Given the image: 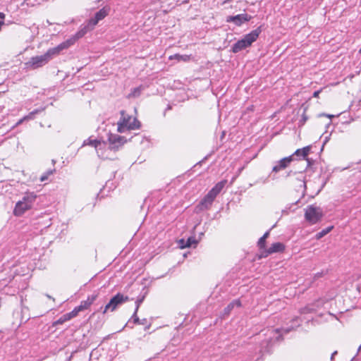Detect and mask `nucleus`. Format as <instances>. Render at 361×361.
Returning a JSON list of instances; mask_svg holds the SVG:
<instances>
[{"mask_svg": "<svg viewBox=\"0 0 361 361\" xmlns=\"http://www.w3.org/2000/svg\"><path fill=\"white\" fill-rule=\"evenodd\" d=\"M61 51L63 50L59 45L49 49L44 54L30 58L27 62L25 63V66L27 68L30 69L41 68L48 63L54 56L59 55Z\"/></svg>", "mask_w": 361, "mask_h": 361, "instance_id": "1", "label": "nucleus"}, {"mask_svg": "<svg viewBox=\"0 0 361 361\" xmlns=\"http://www.w3.org/2000/svg\"><path fill=\"white\" fill-rule=\"evenodd\" d=\"M262 32L261 26L255 30L251 31L250 33L245 35L243 38L236 42L232 46V51L238 53L252 45V44L257 40L259 34Z\"/></svg>", "mask_w": 361, "mask_h": 361, "instance_id": "2", "label": "nucleus"}, {"mask_svg": "<svg viewBox=\"0 0 361 361\" xmlns=\"http://www.w3.org/2000/svg\"><path fill=\"white\" fill-rule=\"evenodd\" d=\"M37 195L34 192H27L24 195L22 200L18 201L13 210L15 216H21L27 210L32 208Z\"/></svg>", "mask_w": 361, "mask_h": 361, "instance_id": "3", "label": "nucleus"}, {"mask_svg": "<svg viewBox=\"0 0 361 361\" xmlns=\"http://www.w3.org/2000/svg\"><path fill=\"white\" fill-rule=\"evenodd\" d=\"M121 117L118 122V131L121 133L127 130H135L140 128V122L136 118L126 116L125 111H121Z\"/></svg>", "mask_w": 361, "mask_h": 361, "instance_id": "4", "label": "nucleus"}, {"mask_svg": "<svg viewBox=\"0 0 361 361\" xmlns=\"http://www.w3.org/2000/svg\"><path fill=\"white\" fill-rule=\"evenodd\" d=\"M93 28L94 27L90 26V23L89 22L86 25H81L79 30L73 36H72L65 42L59 44V47H61L62 50L68 49L69 47L73 45L78 39L82 38L89 31L93 30Z\"/></svg>", "mask_w": 361, "mask_h": 361, "instance_id": "5", "label": "nucleus"}, {"mask_svg": "<svg viewBox=\"0 0 361 361\" xmlns=\"http://www.w3.org/2000/svg\"><path fill=\"white\" fill-rule=\"evenodd\" d=\"M128 300L129 298L128 296H125L121 293H117L104 307H100V311L103 314L106 313L108 311L114 312L119 305Z\"/></svg>", "mask_w": 361, "mask_h": 361, "instance_id": "6", "label": "nucleus"}, {"mask_svg": "<svg viewBox=\"0 0 361 361\" xmlns=\"http://www.w3.org/2000/svg\"><path fill=\"white\" fill-rule=\"evenodd\" d=\"M322 215V210L320 207L310 205L305 209V219L311 224H316L320 221Z\"/></svg>", "mask_w": 361, "mask_h": 361, "instance_id": "7", "label": "nucleus"}, {"mask_svg": "<svg viewBox=\"0 0 361 361\" xmlns=\"http://www.w3.org/2000/svg\"><path fill=\"white\" fill-rule=\"evenodd\" d=\"M108 141L110 149L117 150L127 142V140L125 137L118 134L109 133L108 136Z\"/></svg>", "mask_w": 361, "mask_h": 361, "instance_id": "8", "label": "nucleus"}, {"mask_svg": "<svg viewBox=\"0 0 361 361\" xmlns=\"http://www.w3.org/2000/svg\"><path fill=\"white\" fill-rule=\"evenodd\" d=\"M252 16L247 13H241L234 16H228L226 22L233 23L237 26H240L243 23L250 20Z\"/></svg>", "mask_w": 361, "mask_h": 361, "instance_id": "9", "label": "nucleus"}, {"mask_svg": "<svg viewBox=\"0 0 361 361\" xmlns=\"http://www.w3.org/2000/svg\"><path fill=\"white\" fill-rule=\"evenodd\" d=\"M293 155H290L286 157L281 159L273 167L272 171L277 173L281 170L285 169L287 168L290 164L293 161Z\"/></svg>", "mask_w": 361, "mask_h": 361, "instance_id": "10", "label": "nucleus"}, {"mask_svg": "<svg viewBox=\"0 0 361 361\" xmlns=\"http://www.w3.org/2000/svg\"><path fill=\"white\" fill-rule=\"evenodd\" d=\"M215 198L216 197H214L211 193L208 192L207 195H205V197L201 200L200 204L197 206V209L199 211H203L209 209Z\"/></svg>", "mask_w": 361, "mask_h": 361, "instance_id": "11", "label": "nucleus"}, {"mask_svg": "<svg viewBox=\"0 0 361 361\" xmlns=\"http://www.w3.org/2000/svg\"><path fill=\"white\" fill-rule=\"evenodd\" d=\"M108 11L109 9L106 8H102L99 11H97L94 18H92L89 20V23H90V26H94L99 23V21L104 19L107 15H108Z\"/></svg>", "mask_w": 361, "mask_h": 361, "instance_id": "12", "label": "nucleus"}, {"mask_svg": "<svg viewBox=\"0 0 361 361\" xmlns=\"http://www.w3.org/2000/svg\"><path fill=\"white\" fill-rule=\"evenodd\" d=\"M285 250V245L280 242L273 243L268 250H265L264 257H267L269 255L276 252H281Z\"/></svg>", "mask_w": 361, "mask_h": 361, "instance_id": "13", "label": "nucleus"}, {"mask_svg": "<svg viewBox=\"0 0 361 361\" xmlns=\"http://www.w3.org/2000/svg\"><path fill=\"white\" fill-rule=\"evenodd\" d=\"M97 298V294L89 295L87 300H82L80 302V305L78 306V309L80 310V312L87 310L90 307V305L96 300Z\"/></svg>", "mask_w": 361, "mask_h": 361, "instance_id": "14", "label": "nucleus"}, {"mask_svg": "<svg viewBox=\"0 0 361 361\" xmlns=\"http://www.w3.org/2000/svg\"><path fill=\"white\" fill-rule=\"evenodd\" d=\"M310 146H307L302 149H298L292 155H293V157H302L303 159H306L307 161V166H310L311 164L310 160L309 159H307L306 157L310 153Z\"/></svg>", "mask_w": 361, "mask_h": 361, "instance_id": "15", "label": "nucleus"}, {"mask_svg": "<svg viewBox=\"0 0 361 361\" xmlns=\"http://www.w3.org/2000/svg\"><path fill=\"white\" fill-rule=\"evenodd\" d=\"M226 183V180H221L216 183L214 188H212L209 190V193H211L214 197H216L220 192L222 190V189L224 188L225 185Z\"/></svg>", "mask_w": 361, "mask_h": 361, "instance_id": "16", "label": "nucleus"}, {"mask_svg": "<svg viewBox=\"0 0 361 361\" xmlns=\"http://www.w3.org/2000/svg\"><path fill=\"white\" fill-rule=\"evenodd\" d=\"M241 306V302L240 300H234L231 302H230L224 310V315H228L231 310L235 307H240Z\"/></svg>", "mask_w": 361, "mask_h": 361, "instance_id": "17", "label": "nucleus"}, {"mask_svg": "<svg viewBox=\"0 0 361 361\" xmlns=\"http://www.w3.org/2000/svg\"><path fill=\"white\" fill-rule=\"evenodd\" d=\"M273 337H269L267 341H263L261 343V348H260V353H269V345L273 342Z\"/></svg>", "mask_w": 361, "mask_h": 361, "instance_id": "18", "label": "nucleus"}, {"mask_svg": "<svg viewBox=\"0 0 361 361\" xmlns=\"http://www.w3.org/2000/svg\"><path fill=\"white\" fill-rule=\"evenodd\" d=\"M101 145V141L97 139H92L91 137H89L88 139L85 140L83 142V146L84 145H90L92 147H94L95 149L97 148L99 145Z\"/></svg>", "mask_w": 361, "mask_h": 361, "instance_id": "19", "label": "nucleus"}, {"mask_svg": "<svg viewBox=\"0 0 361 361\" xmlns=\"http://www.w3.org/2000/svg\"><path fill=\"white\" fill-rule=\"evenodd\" d=\"M170 59H176L178 61H187L190 59V56L188 55L175 54L173 56H171Z\"/></svg>", "mask_w": 361, "mask_h": 361, "instance_id": "20", "label": "nucleus"}, {"mask_svg": "<svg viewBox=\"0 0 361 361\" xmlns=\"http://www.w3.org/2000/svg\"><path fill=\"white\" fill-rule=\"evenodd\" d=\"M43 110H44V109H35V110L31 111L27 116H25L24 119H26V120L32 119V118H34V117L36 114H39V112L42 111Z\"/></svg>", "mask_w": 361, "mask_h": 361, "instance_id": "21", "label": "nucleus"}, {"mask_svg": "<svg viewBox=\"0 0 361 361\" xmlns=\"http://www.w3.org/2000/svg\"><path fill=\"white\" fill-rule=\"evenodd\" d=\"M80 310L78 309V307H75L71 312L66 313L68 314V319H71L72 318L76 317Z\"/></svg>", "mask_w": 361, "mask_h": 361, "instance_id": "22", "label": "nucleus"}, {"mask_svg": "<svg viewBox=\"0 0 361 361\" xmlns=\"http://www.w3.org/2000/svg\"><path fill=\"white\" fill-rule=\"evenodd\" d=\"M54 171V170H51V169L47 171L44 173H43L41 176V177L39 178L40 181L44 182L45 180H47L48 179L49 176L50 175L53 174Z\"/></svg>", "mask_w": 361, "mask_h": 361, "instance_id": "23", "label": "nucleus"}, {"mask_svg": "<svg viewBox=\"0 0 361 361\" xmlns=\"http://www.w3.org/2000/svg\"><path fill=\"white\" fill-rule=\"evenodd\" d=\"M332 229V226L328 227L326 229L322 230L317 234V238L319 239L326 235Z\"/></svg>", "mask_w": 361, "mask_h": 361, "instance_id": "24", "label": "nucleus"}, {"mask_svg": "<svg viewBox=\"0 0 361 361\" xmlns=\"http://www.w3.org/2000/svg\"><path fill=\"white\" fill-rule=\"evenodd\" d=\"M197 243V241L195 240V238L190 237L188 238L187 240H185V245L186 247H190L192 245H196Z\"/></svg>", "mask_w": 361, "mask_h": 361, "instance_id": "25", "label": "nucleus"}, {"mask_svg": "<svg viewBox=\"0 0 361 361\" xmlns=\"http://www.w3.org/2000/svg\"><path fill=\"white\" fill-rule=\"evenodd\" d=\"M67 316H68L67 314H65L62 315L55 323L56 324H62L65 322H67V321L70 320V319H68Z\"/></svg>", "mask_w": 361, "mask_h": 361, "instance_id": "26", "label": "nucleus"}, {"mask_svg": "<svg viewBox=\"0 0 361 361\" xmlns=\"http://www.w3.org/2000/svg\"><path fill=\"white\" fill-rule=\"evenodd\" d=\"M265 243H266V239H264V238L261 237L258 242H257V245H258V247H259V249H264L265 247Z\"/></svg>", "mask_w": 361, "mask_h": 361, "instance_id": "27", "label": "nucleus"}, {"mask_svg": "<svg viewBox=\"0 0 361 361\" xmlns=\"http://www.w3.org/2000/svg\"><path fill=\"white\" fill-rule=\"evenodd\" d=\"M144 299H145V295H143L142 298H137V300L135 301V310H136V311H138L140 305L143 302Z\"/></svg>", "mask_w": 361, "mask_h": 361, "instance_id": "28", "label": "nucleus"}, {"mask_svg": "<svg viewBox=\"0 0 361 361\" xmlns=\"http://www.w3.org/2000/svg\"><path fill=\"white\" fill-rule=\"evenodd\" d=\"M137 311H136V310H135V312H134L131 319H133V322L135 324H140V319L137 316Z\"/></svg>", "mask_w": 361, "mask_h": 361, "instance_id": "29", "label": "nucleus"}, {"mask_svg": "<svg viewBox=\"0 0 361 361\" xmlns=\"http://www.w3.org/2000/svg\"><path fill=\"white\" fill-rule=\"evenodd\" d=\"M271 333H274L275 334H277V336L274 338L276 341H279L280 339V338L281 337V334H279V329L271 330Z\"/></svg>", "mask_w": 361, "mask_h": 361, "instance_id": "30", "label": "nucleus"}, {"mask_svg": "<svg viewBox=\"0 0 361 361\" xmlns=\"http://www.w3.org/2000/svg\"><path fill=\"white\" fill-rule=\"evenodd\" d=\"M178 245H179V247H180V248H182V249H183V248H185V247H186V246H185V240L184 239H180V240H179V242H178Z\"/></svg>", "mask_w": 361, "mask_h": 361, "instance_id": "31", "label": "nucleus"}, {"mask_svg": "<svg viewBox=\"0 0 361 361\" xmlns=\"http://www.w3.org/2000/svg\"><path fill=\"white\" fill-rule=\"evenodd\" d=\"M140 93V89L139 87L135 88L133 92V94L134 97H137Z\"/></svg>", "mask_w": 361, "mask_h": 361, "instance_id": "32", "label": "nucleus"}, {"mask_svg": "<svg viewBox=\"0 0 361 361\" xmlns=\"http://www.w3.org/2000/svg\"><path fill=\"white\" fill-rule=\"evenodd\" d=\"M307 119V116L305 114H303L302 119L300 121V125H304L305 123L306 122Z\"/></svg>", "mask_w": 361, "mask_h": 361, "instance_id": "33", "label": "nucleus"}, {"mask_svg": "<svg viewBox=\"0 0 361 361\" xmlns=\"http://www.w3.org/2000/svg\"><path fill=\"white\" fill-rule=\"evenodd\" d=\"M293 327L291 328H282L281 331L284 334H288L292 330Z\"/></svg>", "mask_w": 361, "mask_h": 361, "instance_id": "34", "label": "nucleus"}, {"mask_svg": "<svg viewBox=\"0 0 361 361\" xmlns=\"http://www.w3.org/2000/svg\"><path fill=\"white\" fill-rule=\"evenodd\" d=\"M322 92V90H317L315 91L314 93H313V97H319V94H320V92Z\"/></svg>", "mask_w": 361, "mask_h": 361, "instance_id": "35", "label": "nucleus"}, {"mask_svg": "<svg viewBox=\"0 0 361 361\" xmlns=\"http://www.w3.org/2000/svg\"><path fill=\"white\" fill-rule=\"evenodd\" d=\"M309 312H310V310H309V308H307V307H305V308L301 310V313H302V314H305V313H307Z\"/></svg>", "mask_w": 361, "mask_h": 361, "instance_id": "36", "label": "nucleus"}, {"mask_svg": "<svg viewBox=\"0 0 361 361\" xmlns=\"http://www.w3.org/2000/svg\"><path fill=\"white\" fill-rule=\"evenodd\" d=\"M269 235V231H267L262 237L267 239Z\"/></svg>", "mask_w": 361, "mask_h": 361, "instance_id": "37", "label": "nucleus"}, {"mask_svg": "<svg viewBox=\"0 0 361 361\" xmlns=\"http://www.w3.org/2000/svg\"><path fill=\"white\" fill-rule=\"evenodd\" d=\"M337 354V351H334L332 354H331V360H333L334 357H335V355Z\"/></svg>", "mask_w": 361, "mask_h": 361, "instance_id": "38", "label": "nucleus"}, {"mask_svg": "<svg viewBox=\"0 0 361 361\" xmlns=\"http://www.w3.org/2000/svg\"><path fill=\"white\" fill-rule=\"evenodd\" d=\"M324 115L327 116V117H329V118H330L334 116V115H329V114H324Z\"/></svg>", "mask_w": 361, "mask_h": 361, "instance_id": "39", "label": "nucleus"}, {"mask_svg": "<svg viewBox=\"0 0 361 361\" xmlns=\"http://www.w3.org/2000/svg\"><path fill=\"white\" fill-rule=\"evenodd\" d=\"M145 322H146V319H143L142 322L140 321V324H145Z\"/></svg>", "mask_w": 361, "mask_h": 361, "instance_id": "40", "label": "nucleus"}, {"mask_svg": "<svg viewBox=\"0 0 361 361\" xmlns=\"http://www.w3.org/2000/svg\"><path fill=\"white\" fill-rule=\"evenodd\" d=\"M231 1H232V0H225V1H224V3H225V4H226V3H229V2H231Z\"/></svg>", "mask_w": 361, "mask_h": 361, "instance_id": "41", "label": "nucleus"}, {"mask_svg": "<svg viewBox=\"0 0 361 361\" xmlns=\"http://www.w3.org/2000/svg\"><path fill=\"white\" fill-rule=\"evenodd\" d=\"M243 167H242V168L239 169V170H238V173H240L243 171Z\"/></svg>", "mask_w": 361, "mask_h": 361, "instance_id": "42", "label": "nucleus"}, {"mask_svg": "<svg viewBox=\"0 0 361 361\" xmlns=\"http://www.w3.org/2000/svg\"><path fill=\"white\" fill-rule=\"evenodd\" d=\"M47 23L49 24V25H51V23H50V21L49 20H47Z\"/></svg>", "mask_w": 361, "mask_h": 361, "instance_id": "43", "label": "nucleus"}, {"mask_svg": "<svg viewBox=\"0 0 361 361\" xmlns=\"http://www.w3.org/2000/svg\"><path fill=\"white\" fill-rule=\"evenodd\" d=\"M303 185H304V187H305V186H306V185H305V182H303Z\"/></svg>", "mask_w": 361, "mask_h": 361, "instance_id": "44", "label": "nucleus"}, {"mask_svg": "<svg viewBox=\"0 0 361 361\" xmlns=\"http://www.w3.org/2000/svg\"><path fill=\"white\" fill-rule=\"evenodd\" d=\"M359 350H361V345L359 347Z\"/></svg>", "mask_w": 361, "mask_h": 361, "instance_id": "45", "label": "nucleus"}, {"mask_svg": "<svg viewBox=\"0 0 361 361\" xmlns=\"http://www.w3.org/2000/svg\"><path fill=\"white\" fill-rule=\"evenodd\" d=\"M360 52L361 53V49H360Z\"/></svg>", "mask_w": 361, "mask_h": 361, "instance_id": "46", "label": "nucleus"}]
</instances>
